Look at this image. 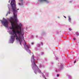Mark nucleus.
I'll use <instances>...</instances> for the list:
<instances>
[{
	"label": "nucleus",
	"instance_id": "nucleus-15",
	"mask_svg": "<svg viewBox=\"0 0 79 79\" xmlns=\"http://www.w3.org/2000/svg\"><path fill=\"white\" fill-rule=\"evenodd\" d=\"M69 31H72V29L71 28H69Z\"/></svg>",
	"mask_w": 79,
	"mask_h": 79
},
{
	"label": "nucleus",
	"instance_id": "nucleus-19",
	"mask_svg": "<svg viewBox=\"0 0 79 79\" xmlns=\"http://www.w3.org/2000/svg\"><path fill=\"white\" fill-rule=\"evenodd\" d=\"M73 40H76V38H73Z\"/></svg>",
	"mask_w": 79,
	"mask_h": 79
},
{
	"label": "nucleus",
	"instance_id": "nucleus-17",
	"mask_svg": "<svg viewBox=\"0 0 79 79\" xmlns=\"http://www.w3.org/2000/svg\"><path fill=\"white\" fill-rule=\"evenodd\" d=\"M31 45H34V43L32 42L31 44Z\"/></svg>",
	"mask_w": 79,
	"mask_h": 79
},
{
	"label": "nucleus",
	"instance_id": "nucleus-23",
	"mask_svg": "<svg viewBox=\"0 0 79 79\" xmlns=\"http://www.w3.org/2000/svg\"><path fill=\"white\" fill-rule=\"evenodd\" d=\"M72 2V1H70V3H71V2Z\"/></svg>",
	"mask_w": 79,
	"mask_h": 79
},
{
	"label": "nucleus",
	"instance_id": "nucleus-24",
	"mask_svg": "<svg viewBox=\"0 0 79 79\" xmlns=\"http://www.w3.org/2000/svg\"><path fill=\"white\" fill-rule=\"evenodd\" d=\"M32 38H33V36H32Z\"/></svg>",
	"mask_w": 79,
	"mask_h": 79
},
{
	"label": "nucleus",
	"instance_id": "nucleus-9",
	"mask_svg": "<svg viewBox=\"0 0 79 79\" xmlns=\"http://www.w3.org/2000/svg\"><path fill=\"white\" fill-rule=\"evenodd\" d=\"M39 67L40 68H42V65L41 64H40L39 65Z\"/></svg>",
	"mask_w": 79,
	"mask_h": 79
},
{
	"label": "nucleus",
	"instance_id": "nucleus-4",
	"mask_svg": "<svg viewBox=\"0 0 79 79\" xmlns=\"http://www.w3.org/2000/svg\"><path fill=\"white\" fill-rule=\"evenodd\" d=\"M58 65H59V66H60L59 69L61 70L63 68V64H62L60 63L59 64H58Z\"/></svg>",
	"mask_w": 79,
	"mask_h": 79
},
{
	"label": "nucleus",
	"instance_id": "nucleus-13",
	"mask_svg": "<svg viewBox=\"0 0 79 79\" xmlns=\"http://www.w3.org/2000/svg\"><path fill=\"white\" fill-rule=\"evenodd\" d=\"M57 77H59V76H60V75H59V74H57Z\"/></svg>",
	"mask_w": 79,
	"mask_h": 79
},
{
	"label": "nucleus",
	"instance_id": "nucleus-21",
	"mask_svg": "<svg viewBox=\"0 0 79 79\" xmlns=\"http://www.w3.org/2000/svg\"><path fill=\"white\" fill-rule=\"evenodd\" d=\"M35 50H37V48H35Z\"/></svg>",
	"mask_w": 79,
	"mask_h": 79
},
{
	"label": "nucleus",
	"instance_id": "nucleus-18",
	"mask_svg": "<svg viewBox=\"0 0 79 79\" xmlns=\"http://www.w3.org/2000/svg\"><path fill=\"white\" fill-rule=\"evenodd\" d=\"M76 61L75 60L74 62V63H76Z\"/></svg>",
	"mask_w": 79,
	"mask_h": 79
},
{
	"label": "nucleus",
	"instance_id": "nucleus-12",
	"mask_svg": "<svg viewBox=\"0 0 79 79\" xmlns=\"http://www.w3.org/2000/svg\"><path fill=\"white\" fill-rule=\"evenodd\" d=\"M44 54V52H41V55H43Z\"/></svg>",
	"mask_w": 79,
	"mask_h": 79
},
{
	"label": "nucleus",
	"instance_id": "nucleus-1",
	"mask_svg": "<svg viewBox=\"0 0 79 79\" xmlns=\"http://www.w3.org/2000/svg\"><path fill=\"white\" fill-rule=\"evenodd\" d=\"M9 0V3H10V1ZM10 4L11 5L12 8L10 9V5H8V8H9V11L7 12L6 16L10 14L11 11H13L14 17H11L8 19L9 21L10 22L11 27H10V30L8 31L9 33H24V31L23 28H21L22 27V24L19 23V25L18 23V20L17 18L18 14V11L19 10V9L16 8V1L15 0H11Z\"/></svg>",
	"mask_w": 79,
	"mask_h": 79
},
{
	"label": "nucleus",
	"instance_id": "nucleus-2",
	"mask_svg": "<svg viewBox=\"0 0 79 79\" xmlns=\"http://www.w3.org/2000/svg\"><path fill=\"white\" fill-rule=\"evenodd\" d=\"M3 19L4 20H0V21L1 22L2 24L5 27L8 28V22L4 18H3Z\"/></svg>",
	"mask_w": 79,
	"mask_h": 79
},
{
	"label": "nucleus",
	"instance_id": "nucleus-11",
	"mask_svg": "<svg viewBox=\"0 0 79 79\" xmlns=\"http://www.w3.org/2000/svg\"><path fill=\"white\" fill-rule=\"evenodd\" d=\"M46 77H48V73H46Z\"/></svg>",
	"mask_w": 79,
	"mask_h": 79
},
{
	"label": "nucleus",
	"instance_id": "nucleus-10",
	"mask_svg": "<svg viewBox=\"0 0 79 79\" xmlns=\"http://www.w3.org/2000/svg\"><path fill=\"white\" fill-rule=\"evenodd\" d=\"M40 45H40V44H37V47H40Z\"/></svg>",
	"mask_w": 79,
	"mask_h": 79
},
{
	"label": "nucleus",
	"instance_id": "nucleus-22",
	"mask_svg": "<svg viewBox=\"0 0 79 79\" xmlns=\"http://www.w3.org/2000/svg\"><path fill=\"white\" fill-rule=\"evenodd\" d=\"M36 37L37 38V37H38V36L36 35Z\"/></svg>",
	"mask_w": 79,
	"mask_h": 79
},
{
	"label": "nucleus",
	"instance_id": "nucleus-8",
	"mask_svg": "<svg viewBox=\"0 0 79 79\" xmlns=\"http://www.w3.org/2000/svg\"><path fill=\"white\" fill-rule=\"evenodd\" d=\"M76 34L77 35V36L79 35V33H78L77 32H76Z\"/></svg>",
	"mask_w": 79,
	"mask_h": 79
},
{
	"label": "nucleus",
	"instance_id": "nucleus-29",
	"mask_svg": "<svg viewBox=\"0 0 79 79\" xmlns=\"http://www.w3.org/2000/svg\"><path fill=\"white\" fill-rule=\"evenodd\" d=\"M1 26H2V25H1Z\"/></svg>",
	"mask_w": 79,
	"mask_h": 79
},
{
	"label": "nucleus",
	"instance_id": "nucleus-25",
	"mask_svg": "<svg viewBox=\"0 0 79 79\" xmlns=\"http://www.w3.org/2000/svg\"><path fill=\"white\" fill-rule=\"evenodd\" d=\"M58 18H59V17H58Z\"/></svg>",
	"mask_w": 79,
	"mask_h": 79
},
{
	"label": "nucleus",
	"instance_id": "nucleus-3",
	"mask_svg": "<svg viewBox=\"0 0 79 79\" xmlns=\"http://www.w3.org/2000/svg\"><path fill=\"white\" fill-rule=\"evenodd\" d=\"M46 2L47 3H49V1L48 0H39L38 3H42V2Z\"/></svg>",
	"mask_w": 79,
	"mask_h": 79
},
{
	"label": "nucleus",
	"instance_id": "nucleus-26",
	"mask_svg": "<svg viewBox=\"0 0 79 79\" xmlns=\"http://www.w3.org/2000/svg\"><path fill=\"white\" fill-rule=\"evenodd\" d=\"M52 64H53V63H52Z\"/></svg>",
	"mask_w": 79,
	"mask_h": 79
},
{
	"label": "nucleus",
	"instance_id": "nucleus-5",
	"mask_svg": "<svg viewBox=\"0 0 79 79\" xmlns=\"http://www.w3.org/2000/svg\"><path fill=\"white\" fill-rule=\"evenodd\" d=\"M23 0H21L20 2H21V3H19V5L20 6H21V5H23Z\"/></svg>",
	"mask_w": 79,
	"mask_h": 79
},
{
	"label": "nucleus",
	"instance_id": "nucleus-28",
	"mask_svg": "<svg viewBox=\"0 0 79 79\" xmlns=\"http://www.w3.org/2000/svg\"><path fill=\"white\" fill-rule=\"evenodd\" d=\"M37 60H38V59H37Z\"/></svg>",
	"mask_w": 79,
	"mask_h": 79
},
{
	"label": "nucleus",
	"instance_id": "nucleus-16",
	"mask_svg": "<svg viewBox=\"0 0 79 79\" xmlns=\"http://www.w3.org/2000/svg\"><path fill=\"white\" fill-rule=\"evenodd\" d=\"M41 45H43V43L41 42Z\"/></svg>",
	"mask_w": 79,
	"mask_h": 79
},
{
	"label": "nucleus",
	"instance_id": "nucleus-6",
	"mask_svg": "<svg viewBox=\"0 0 79 79\" xmlns=\"http://www.w3.org/2000/svg\"><path fill=\"white\" fill-rule=\"evenodd\" d=\"M68 18H69V22H71V18L70 17V16H69Z\"/></svg>",
	"mask_w": 79,
	"mask_h": 79
},
{
	"label": "nucleus",
	"instance_id": "nucleus-27",
	"mask_svg": "<svg viewBox=\"0 0 79 79\" xmlns=\"http://www.w3.org/2000/svg\"><path fill=\"white\" fill-rule=\"evenodd\" d=\"M57 58H56V60H57Z\"/></svg>",
	"mask_w": 79,
	"mask_h": 79
},
{
	"label": "nucleus",
	"instance_id": "nucleus-14",
	"mask_svg": "<svg viewBox=\"0 0 79 79\" xmlns=\"http://www.w3.org/2000/svg\"><path fill=\"white\" fill-rule=\"evenodd\" d=\"M69 78L70 79H71V76H69Z\"/></svg>",
	"mask_w": 79,
	"mask_h": 79
},
{
	"label": "nucleus",
	"instance_id": "nucleus-7",
	"mask_svg": "<svg viewBox=\"0 0 79 79\" xmlns=\"http://www.w3.org/2000/svg\"><path fill=\"white\" fill-rule=\"evenodd\" d=\"M60 70L59 69H56L55 70L56 72H58V71H59Z\"/></svg>",
	"mask_w": 79,
	"mask_h": 79
},
{
	"label": "nucleus",
	"instance_id": "nucleus-20",
	"mask_svg": "<svg viewBox=\"0 0 79 79\" xmlns=\"http://www.w3.org/2000/svg\"><path fill=\"white\" fill-rule=\"evenodd\" d=\"M64 17L65 18H66V16H64Z\"/></svg>",
	"mask_w": 79,
	"mask_h": 79
}]
</instances>
